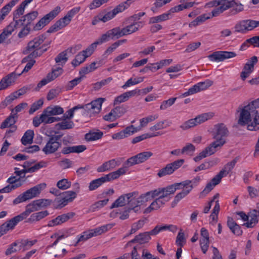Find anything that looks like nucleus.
Masks as SVG:
<instances>
[{
    "mask_svg": "<svg viewBox=\"0 0 259 259\" xmlns=\"http://www.w3.org/2000/svg\"><path fill=\"white\" fill-rule=\"evenodd\" d=\"M46 109L48 111V112H49L51 116L61 114L64 112L63 109L58 106H54L53 107L50 106Z\"/></svg>",
    "mask_w": 259,
    "mask_h": 259,
    "instance_id": "obj_52",
    "label": "nucleus"
},
{
    "mask_svg": "<svg viewBox=\"0 0 259 259\" xmlns=\"http://www.w3.org/2000/svg\"><path fill=\"white\" fill-rule=\"evenodd\" d=\"M238 161V158H235L233 160L228 162L224 167V168L220 172L224 176H226L234 168Z\"/></svg>",
    "mask_w": 259,
    "mask_h": 259,
    "instance_id": "obj_38",
    "label": "nucleus"
},
{
    "mask_svg": "<svg viewBox=\"0 0 259 259\" xmlns=\"http://www.w3.org/2000/svg\"><path fill=\"white\" fill-rule=\"evenodd\" d=\"M257 211L253 209L249 212V219L247 222L244 223L243 226L248 228L254 227L258 223Z\"/></svg>",
    "mask_w": 259,
    "mask_h": 259,
    "instance_id": "obj_25",
    "label": "nucleus"
},
{
    "mask_svg": "<svg viewBox=\"0 0 259 259\" xmlns=\"http://www.w3.org/2000/svg\"><path fill=\"white\" fill-rule=\"evenodd\" d=\"M130 166H127L123 164V166L119 168L117 170L110 172L104 177L105 180L107 182H109L112 180H115L119 178L120 176L125 174L127 170V168Z\"/></svg>",
    "mask_w": 259,
    "mask_h": 259,
    "instance_id": "obj_22",
    "label": "nucleus"
},
{
    "mask_svg": "<svg viewBox=\"0 0 259 259\" xmlns=\"http://www.w3.org/2000/svg\"><path fill=\"white\" fill-rule=\"evenodd\" d=\"M152 155L153 153L150 151H145L140 153L127 159L124 162V165L130 167L144 162Z\"/></svg>",
    "mask_w": 259,
    "mask_h": 259,
    "instance_id": "obj_11",
    "label": "nucleus"
},
{
    "mask_svg": "<svg viewBox=\"0 0 259 259\" xmlns=\"http://www.w3.org/2000/svg\"><path fill=\"white\" fill-rule=\"evenodd\" d=\"M194 2H189L185 4H181L171 8L168 13H164L159 16H168V15L172 14L175 12H179L183 10L184 9L191 8L193 6Z\"/></svg>",
    "mask_w": 259,
    "mask_h": 259,
    "instance_id": "obj_26",
    "label": "nucleus"
},
{
    "mask_svg": "<svg viewBox=\"0 0 259 259\" xmlns=\"http://www.w3.org/2000/svg\"><path fill=\"white\" fill-rule=\"evenodd\" d=\"M121 37L119 33V27H116L107 31L105 33L103 34L98 39L101 44L109 41L114 38H119Z\"/></svg>",
    "mask_w": 259,
    "mask_h": 259,
    "instance_id": "obj_19",
    "label": "nucleus"
},
{
    "mask_svg": "<svg viewBox=\"0 0 259 259\" xmlns=\"http://www.w3.org/2000/svg\"><path fill=\"white\" fill-rule=\"evenodd\" d=\"M185 189L183 188V190L175 196V197L176 198V200H178L180 201L181 199L185 198L192 191L193 186L192 185H191L188 187H185Z\"/></svg>",
    "mask_w": 259,
    "mask_h": 259,
    "instance_id": "obj_46",
    "label": "nucleus"
},
{
    "mask_svg": "<svg viewBox=\"0 0 259 259\" xmlns=\"http://www.w3.org/2000/svg\"><path fill=\"white\" fill-rule=\"evenodd\" d=\"M34 132L32 130L27 131L21 139L22 143L26 145L31 144L33 142Z\"/></svg>",
    "mask_w": 259,
    "mask_h": 259,
    "instance_id": "obj_40",
    "label": "nucleus"
},
{
    "mask_svg": "<svg viewBox=\"0 0 259 259\" xmlns=\"http://www.w3.org/2000/svg\"><path fill=\"white\" fill-rule=\"evenodd\" d=\"M119 165V163H118L115 159H112L103 163L102 165L99 166L97 168V171L102 172L111 170Z\"/></svg>",
    "mask_w": 259,
    "mask_h": 259,
    "instance_id": "obj_23",
    "label": "nucleus"
},
{
    "mask_svg": "<svg viewBox=\"0 0 259 259\" xmlns=\"http://www.w3.org/2000/svg\"><path fill=\"white\" fill-rule=\"evenodd\" d=\"M31 23L29 20L28 19L26 22V24L24 27L19 32L18 36L19 38H23L29 34L31 29Z\"/></svg>",
    "mask_w": 259,
    "mask_h": 259,
    "instance_id": "obj_56",
    "label": "nucleus"
},
{
    "mask_svg": "<svg viewBox=\"0 0 259 259\" xmlns=\"http://www.w3.org/2000/svg\"><path fill=\"white\" fill-rule=\"evenodd\" d=\"M8 182L11 184L12 186L11 188H13L14 190L22 185V182L20 181V178L16 179L15 177H11L8 179Z\"/></svg>",
    "mask_w": 259,
    "mask_h": 259,
    "instance_id": "obj_60",
    "label": "nucleus"
},
{
    "mask_svg": "<svg viewBox=\"0 0 259 259\" xmlns=\"http://www.w3.org/2000/svg\"><path fill=\"white\" fill-rule=\"evenodd\" d=\"M53 17H42L34 27L35 30H40L48 24Z\"/></svg>",
    "mask_w": 259,
    "mask_h": 259,
    "instance_id": "obj_51",
    "label": "nucleus"
},
{
    "mask_svg": "<svg viewBox=\"0 0 259 259\" xmlns=\"http://www.w3.org/2000/svg\"><path fill=\"white\" fill-rule=\"evenodd\" d=\"M105 100V98H100L84 105H78L75 106L66 111L63 115V117L64 119H71L73 117L75 112L78 110H80V114L89 115L91 116L100 111L102 104Z\"/></svg>",
    "mask_w": 259,
    "mask_h": 259,
    "instance_id": "obj_1",
    "label": "nucleus"
},
{
    "mask_svg": "<svg viewBox=\"0 0 259 259\" xmlns=\"http://www.w3.org/2000/svg\"><path fill=\"white\" fill-rule=\"evenodd\" d=\"M37 242L36 240H29L28 239L22 240L21 241V245L20 247H23V250H28L32 246L35 244Z\"/></svg>",
    "mask_w": 259,
    "mask_h": 259,
    "instance_id": "obj_62",
    "label": "nucleus"
},
{
    "mask_svg": "<svg viewBox=\"0 0 259 259\" xmlns=\"http://www.w3.org/2000/svg\"><path fill=\"white\" fill-rule=\"evenodd\" d=\"M57 186L61 190H66L71 186V183L68 180L63 179L57 182Z\"/></svg>",
    "mask_w": 259,
    "mask_h": 259,
    "instance_id": "obj_64",
    "label": "nucleus"
},
{
    "mask_svg": "<svg viewBox=\"0 0 259 259\" xmlns=\"http://www.w3.org/2000/svg\"><path fill=\"white\" fill-rule=\"evenodd\" d=\"M62 135L51 136L42 148V152L46 155L56 152L61 146V143L59 141Z\"/></svg>",
    "mask_w": 259,
    "mask_h": 259,
    "instance_id": "obj_7",
    "label": "nucleus"
},
{
    "mask_svg": "<svg viewBox=\"0 0 259 259\" xmlns=\"http://www.w3.org/2000/svg\"><path fill=\"white\" fill-rule=\"evenodd\" d=\"M17 0H12L9 4L4 6L1 10L0 16H5L11 11L12 8L17 3Z\"/></svg>",
    "mask_w": 259,
    "mask_h": 259,
    "instance_id": "obj_47",
    "label": "nucleus"
},
{
    "mask_svg": "<svg viewBox=\"0 0 259 259\" xmlns=\"http://www.w3.org/2000/svg\"><path fill=\"white\" fill-rule=\"evenodd\" d=\"M90 55L87 53V51L83 50L79 52L76 56L74 59L72 61V64L74 67L79 65L83 63L86 58Z\"/></svg>",
    "mask_w": 259,
    "mask_h": 259,
    "instance_id": "obj_31",
    "label": "nucleus"
},
{
    "mask_svg": "<svg viewBox=\"0 0 259 259\" xmlns=\"http://www.w3.org/2000/svg\"><path fill=\"white\" fill-rule=\"evenodd\" d=\"M75 215V212H69L67 213H63L59 215L56 218L48 222V226L49 227H52L56 226L61 225L69 219L73 218Z\"/></svg>",
    "mask_w": 259,
    "mask_h": 259,
    "instance_id": "obj_16",
    "label": "nucleus"
},
{
    "mask_svg": "<svg viewBox=\"0 0 259 259\" xmlns=\"http://www.w3.org/2000/svg\"><path fill=\"white\" fill-rule=\"evenodd\" d=\"M165 204V201L161 199L159 197L157 198L144 210L145 213H150L152 210H157Z\"/></svg>",
    "mask_w": 259,
    "mask_h": 259,
    "instance_id": "obj_28",
    "label": "nucleus"
},
{
    "mask_svg": "<svg viewBox=\"0 0 259 259\" xmlns=\"http://www.w3.org/2000/svg\"><path fill=\"white\" fill-rule=\"evenodd\" d=\"M126 204H127L126 194L119 196L112 204L110 208L112 209L115 207H122L125 206Z\"/></svg>",
    "mask_w": 259,
    "mask_h": 259,
    "instance_id": "obj_39",
    "label": "nucleus"
},
{
    "mask_svg": "<svg viewBox=\"0 0 259 259\" xmlns=\"http://www.w3.org/2000/svg\"><path fill=\"white\" fill-rule=\"evenodd\" d=\"M46 187V184L45 183H41L36 185L19 195L13 200V204H17L37 197Z\"/></svg>",
    "mask_w": 259,
    "mask_h": 259,
    "instance_id": "obj_5",
    "label": "nucleus"
},
{
    "mask_svg": "<svg viewBox=\"0 0 259 259\" xmlns=\"http://www.w3.org/2000/svg\"><path fill=\"white\" fill-rule=\"evenodd\" d=\"M227 226L234 234L238 236L242 235V231L241 229L240 226L232 218H228Z\"/></svg>",
    "mask_w": 259,
    "mask_h": 259,
    "instance_id": "obj_30",
    "label": "nucleus"
},
{
    "mask_svg": "<svg viewBox=\"0 0 259 259\" xmlns=\"http://www.w3.org/2000/svg\"><path fill=\"white\" fill-rule=\"evenodd\" d=\"M229 132L224 123H219L214 125L213 138L219 142V143H223V145L226 143L225 138L229 135Z\"/></svg>",
    "mask_w": 259,
    "mask_h": 259,
    "instance_id": "obj_9",
    "label": "nucleus"
},
{
    "mask_svg": "<svg viewBox=\"0 0 259 259\" xmlns=\"http://www.w3.org/2000/svg\"><path fill=\"white\" fill-rule=\"evenodd\" d=\"M219 161L218 159H216L215 162L214 163L213 161L205 162L201 164L199 166L196 167L195 169V172H198L200 170H205L209 169L214 164L217 163Z\"/></svg>",
    "mask_w": 259,
    "mask_h": 259,
    "instance_id": "obj_50",
    "label": "nucleus"
},
{
    "mask_svg": "<svg viewBox=\"0 0 259 259\" xmlns=\"http://www.w3.org/2000/svg\"><path fill=\"white\" fill-rule=\"evenodd\" d=\"M74 126V124L72 121L66 120V119H64L63 121L56 124V126L58 128L61 130L71 129Z\"/></svg>",
    "mask_w": 259,
    "mask_h": 259,
    "instance_id": "obj_44",
    "label": "nucleus"
},
{
    "mask_svg": "<svg viewBox=\"0 0 259 259\" xmlns=\"http://www.w3.org/2000/svg\"><path fill=\"white\" fill-rule=\"evenodd\" d=\"M223 146V143H219L218 141H214L211 143L208 146L206 147L204 151L206 153L207 156H210L213 154L216 151L217 149L219 147H221Z\"/></svg>",
    "mask_w": 259,
    "mask_h": 259,
    "instance_id": "obj_34",
    "label": "nucleus"
},
{
    "mask_svg": "<svg viewBox=\"0 0 259 259\" xmlns=\"http://www.w3.org/2000/svg\"><path fill=\"white\" fill-rule=\"evenodd\" d=\"M63 72V69L61 67H58L56 69H53L51 73L48 74V77L49 80H53L57 77L60 76Z\"/></svg>",
    "mask_w": 259,
    "mask_h": 259,
    "instance_id": "obj_55",
    "label": "nucleus"
},
{
    "mask_svg": "<svg viewBox=\"0 0 259 259\" xmlns=\"http://www.w3.org/2000/svg\"><path fill=\"white\" fill-rule=\"evenodd\" d=\"M17 117V116H16V114L12 113L2 122L1 128H4L13 125L16 122L15 118Z\"/></svg>",
    "mask_w": 259,
    "mask_h": 259,
    "instance_id": "obj_43",
    "label": "nucleus"
},
{
    "mask_svg": "<svg viewBox=\"0 0 259 259\" xmlns=\"http://www.w3.org/2000/svg\"><path fill=\"white\" fill-rule=\"evenodd\" d=\"M234 0H213L205 4V8H213L214 9L211 11L212 16L219 15L225 11L234 6Z\"/></svg>",
    "mask_w": 259,
    "mask_h": 259,
    "instance_id": "obj_4",
    "label": "nucleus"
},
{
    "mask_svg": "<svg viewBox=\"0 0 259 259\" xmlns=\"http://www.w3.org/2000/svg\"><path fill=\"white\" fill-rule=\"evenodd\" d=\"M106 182L104 177L93 180L89 184V189L90 191L95 190Z\"/></svg>",
    "mask_w": 259,
    "mask_h": 259,
    "instance_id": "obj_37",
    "label": "nucleus"
},
{
    "mask_svg": "<svg viewBox=\"0 0 259 259\" xmlns=\"http://www.w3.org/2000/svg\"><path fill=\"white\" fill-rule=\"evenodd\" d=\"M13 31V29L11 26H8L5 28L3 32L0 34V44L3 42L12 34Z\"/></svg>",
    "mask_w": 259,
    "mask_h": 259,
    "instance_id": "obj_54",
    "label": "nucleus"
},
{
    "mask_svg": "<svg viewBox=\"0 0 259 259\" xmlns=\"http://www.w3.org/2000/svg\"><path fill=\"white\" fill-rule=\"evenodd\" d=\"M151 235L150 231L140 233L139 235H136L138 243L144 244L148 242L151 239Z\"/></svg>",
    "mask_w": 259,
    "mask_h": 259,
    "instance_id": "obj_41",
    "label": "nucleus"
},
{
    "mask_svg": "<svg viewBox=\"0 0 259 259\" xmlns=\"http://www.w3.org/2000/svg\"><path fill=\"white\" fill-rule=\"evenodd\" d=\"M238 112H240L238 120V124L244 126L249 124L252 121V117L257 113V110L254 108L251 107L248 104L243 107H240Z\"/></svg>",
    "mask_w": 259,
    "mask_h": 259,
    "instance_id": "obj_6",
    "label": "nucleus"
},
{
    "mask_svg": "<svg viewBox=\"0 0 259 259\" xmlns=\"http://www.w3.org/2000/svg\"><path fill=\"white\" fill-rule=\"evenodd\" d=\"M71 21V17H61L50 27L47 33L55 32L68 25Z\"/></svg>",
    "mask_w": 259,
    "mask_h": 259,
    "instance_id": "obj_18",
    "label": "nucleus"
},
{
    "mask_svg": "<svg viewBox=\"0 0 259 259\" xmlns=\"http://www.w3.org/2000/svg\"><path fill=\"white\" fill-rule=\"evenodd\" d=\"M27 21L26 17H13V21L8 26H11L14 31L15 28H20L22 26H25Z\"/></svg>",
    "mask_w": 259,
    "mask_h": 259,
    "instance_id": "obj_35",
    "label": "nucleus"
},
{
    "mask_svg": "<svg viewBox=\"0 0 259 259\" xmlns=\"http://www.w3.org/2000/svg\"><path fill=\"white\" fill-rule=\"evenodd\" d=\"M213 116L212 113H205L196 116L194 119L198 125L210 119Z\"/></svg>",
    "mask_w": 259,
    "mask_h": 259,
    "instance_id": "obj_45",
    "label": "nucleus"
},
{
    "mask_svg": "<svg viewBox=\"0 0 259 259\" xmlns=\"http://www.w3.org/2000/svg\"><path fill=\"white\" fill-rule=\"evenodd\" d=\"M129 6V4L127 2H124L119 5L115 8H114L112 11L108 12L107 14L104 16H114L118 14L119 13L123 11Z\"/></svg>",
    "mask_w": 259,
    "mask_h": 259,
    "instance_id": "obj_36",
    "label": "nucleus"
},
{
    "mask_svg": "<svg viewBox=\"0 0 259 259\" xmlns=\"http://www.w3.org/2000/svg\"><path fill=\"white\" fill-rule=\"evenodd\" d=\"M49 33H47L46 32L44 34L35 37L32 40L29 42L27 47V51L30 52L33 50L39 53L38 50L41 49V47H40V45L47 39V35Z\"/></svg>",
    "mask_w": 259,
    "mask_h": 259,
    "instance_id": "obj_17",
    "label": "nucleus"
},
{
    "mask_svg": "<svg viewBox=\"0 0 259 259\" xmlns=\"http://www.w3.org/2000/svg\"><path fill=\"white\" fill-rule=\"evenodd\" d=\"M138 192L135 191L126 194L128 208L136 213L141 211V205L150 200L148 192L141 194L138 197Z\"/></svg>",
    "mask_w": 259,
    "mask_h": 259,
    "instance_id": "obj_3",
    "label": "nucleus"
},
{
    "mask_svg": "<svg viewBox=\"0 0 259 259\" xmlns=\"http://www.w3.org/2000/svg\"><path fill=\"white\" fill-rule=\"evenodd\" d=\"M15 71L12 72L5 77H3L0 81V91L4 90L14 83L16 79L21 75V73Z\"/></svg>",
    "mask_w": 259,
    "mask_h": 259,
    "instance_id": "obj_14",
    "label": "nucleus"
},
{
    "mask_svg": "<svg viewBox=\"0 0 259 259\" xmlns=\"http://www.w3.org/2000/svg\"><path fill=\"white\" fill-rule=\"evenodd\" d=\"M236 56V54L233 52L217 51L209 55L208 58L210 61L220 62Z\"/></svg>",
    "mask_w": 259,
    "mask_h": 259,
    "instance_id": "obj_12",
    "label": "nucleus"
},
{
    "mask_svg": "<svg viewBox=\"0 0 259 259\" xmlns=\"http://www.w3.org/2000/svg\"><path fill=\"white\" fill-rule=\"evenodd\" d=\"M259 26V21H254L250 19L243 20L237 23L235 27V31L238 32L246 33L253 30Z\"/></svg>",
    "mask_w": 259,
    "mask_h": 259,
    "instance_id": "obj_8",
    "label": "nucleus"
},
{
    "mask_svg": "<svg viewBox=\"0 0 259 259\" xmlns=\"http://www.w3.org/2000/svg\"><path fill=\"white\" fill-rule=\"evenodd\" d=\"M257 62V57L253 56L245 63L240 74V77L243 80H244L253 72L254 66Z\"/></svg>",
    "mask_w": 259,
    "mask_h": 259,
    "instance_id": "obj_13",
    "label": "nucleus"
},
{
    "mask_svg": "<svg viewBox=\"0 0 259 259\" xmlns=\"http://www.w3.org/2000/svg\"><path fill=\"white\" fill-rule=\"evenodd\" d=\"M169 230L175 232L177 230V226L173 225H164L163 226H156L153 229L150 231L152 236H155L161 231Z\"/></svg>",
    "mask_w": 259,
    "mask_h": 259,
    "instance_id": "obj_24",
    "label": "nucleus"
},
{
    "mask_svg": "<svg viewBox=\"0 0 259 259\" xmlns=\"http://www.w3.org/2000/svg\"><path fill=\"white\" fill-rule=\"evenodd\" d=\"M35 203L38 208V209H40L41 208L46 207L51 205L52 200L46 199H40L35 200Z\"/></svg>",
    "mask_w": 259,
    "mask_h": 259,
    "instance_id": "obj_61",
    "label": "nucleus"
},
{
    "mask_svg": "<svg viewBox=\"0 0 259 259\" xmlns=\"http://www.w3.org/2000/svg\"><path fill=\"white\" fill-rule=\"evenodd\" d=\"M161 135V134H160L159 132H157L156 134H148V133L144 134L141 136L135 137L133 139L132 143L134 144L137 143L142 140H144L145 139L152 138V137H156V136H157L158 135Z\"/></svg>",
    "mask_w": 259,
    "mask_h": 259,
    "instance_id": "obj_42",
    "label": "nucleus"
},
{
    "mask_svg": "<svg viewBox=\"0 0 259 259\" xmlns=\"http://www.w3.org/2000/svg\"><path fill=\"white\" fill-rule=\"evenodd\" d=\"M103 135L102 132L89 133L85 135V138L88 141H92L101 139Z\"/></svg>",
    "mask_w": 259,
    "mask_h": 259,
    "instance_id": "obj_48",
    "label": "nucleus"
},
{
    "mask_svg": "<svg viewBox=\"0 0 259 259\" xmlns=\"http://www.w3.org/2000/svg\"><path fill=\"white\" fill-rule=\"evenodd\" d=\"M39 210L35 200L26 205L25 210L21 214L17 215L19 221L25 219L31 212Z\"/></svg>",
    "mask_w": 259,
    "mask_h": 259,
    "instance_id": "obj_21",
    "label": "nucleus"
},
{
    "mask_svg": "<svg viewBox=\"0 0 259 259\" xmlns=\"http://www.w3.org/2000/svg\"><path fill=\"white\" fill-rule=\"evenodd\" d=\"M47 165V162L41 161L39 162L38 163L35 164L34 165H32V167H29L27 169V171L28 173H32L34 172L38 169H39L41 168L45 167Z\"/></svg>",
    "mask_w": 259,
    "mask_h": 259,
    "instance_id": "obj_58",
    "label": "nucleus"
},
{
    "mask_svg": "<svg viewBox=\"0 0 259 259\" xmlns=\"http://www.w3.org/2000/svg\"><path fill=\"white\" fill-rule=\"evenodd\" d=\"M184 159H181L168 163L164 167L159 170L157 175L159 177H162L166 175H171L175 170L179 169L184 164Z\"/></svg>",
    "mask_w": 259,
    "mask_h": 259,
    "instance_id": "obj_10",
    "label": "nucleus"
},
{
    "mask_svg": "<svg viewBox=\"0 0 259 259\" xmlns=\"http://www.w3.org/2000/svg\"><path fill=\"white\" fill-rule=\"evenodd\" d=\"M179 183H176L164 188H159L148 192L150 200L158 196L161 199L168 202L171 198L170 195H173L176 190L181 189Z\"/></svg>",
    "mask_w": 259,
    "mask_h": 259,
    "instance_id": "obj_2",
    "label": "nucleus"
},
{
    "mask_svg": "<svg viewBox=\"0 0 259 259\" xmlns=\"http://www.w3.org/2000/svg\"><path fill=\"white\" fill-rule=\"evenodd\" d=\"M177 100V98H171L167 100L163 101L160 106V109L161 110H166L168 107L171 106Z\"/></svg>",
    "mask_w": 259,
    "mask_h": 259,
    "instance_id": "obj_59",
    "label": "nucleus"
},
{
    "mask_svg": "<svg viewBox=\"0 0 259 259\" xmlns=\"http://www.w3.org/2000/svg\"><path fill=\"white\" fill-rule=\"evenodd\" d=\"M49 214V213L47 210H44L34 213L32 214L30 218L28 219V222L30 223H33L39 221L41 219L48 216Z\"/></svg>",
    "mask_w": 259,
    "mask_h": 259,
    "instance_id": "obj_33",
    "label": "nucleus"
},
{
    "mask_svg": "<svg viewBox=\"0 0 259 259\" xmlns=\"http://www.w3.org/2000/svg\"><path fill=\"white\" fill-rule=\"evenodd\" d=\"M223 177L224 176L219 172L218 175L211 179L210 182L207 184L204 190L200 193L199 197L201 198L204 197L213 189L215 186L220 183Z\"/></svg>",
    "mask_w": 259,
    "mask_h": 259,
    "instance_id": "obj_15",
    "label": "nucleus"
},
{
    "mask_svg": "<svg viewBox=\"0 0 259 259\" xmlns=\"http://www.w3.org/2000/svg\"><path fill=\"white\" fill-rule=\"evenodd\" d=\"M177 245L182 247L186 243V239L185 238V234L182 230L179 232L176 241Z\"/></svg>",
    "mask_w": 259,
    "mask_h": 259,
    "instance_id": "obj_63",
    "label": "nucleus"
},
{
    "mask_svg": "<svg viewBox=\"0 0 259 259\" xmlns=\"http://www.w3.org/2000/svg\"><path fill=\"white\" fill-rule=\"evenodd\" d=\"M16 216L12 219L4 223L0 226V237L6 234L9 230L13 229L14 227L19 222Z\"/></svg>",
    "mask_w": 259,
    "mask_h": 259,
    "instance_id": "obj_20",
    "label": "nucleus"
},
{
    "mask_svg": "<svg viewBox=\"0 0 259 259\" xmlns=\"http://www.w3.org/2000/svg\"><path fill=\"white\" fill-rule=\"evenodd\" d=\"M197 125V124L196 122V121L195 120V119L192 118L184 122L180 126V127L184 131H186L190 128L194 127Z\"/></svg>",
    "mask_w": 259,
    "mask_h": 259,
    "instance_id": "obj_53",
    "label": "nucleus"
},
{
    "mask_svg": "<svg viewBox=\"0 0 259 259\" xmlns=\"http://www.w3.org/2000/svg\"><path fill=\"white\" fill-rule=\"evenodd\" d=\"M201 178L199 176H196L195 178H194L192 180H187L182 182L179 183L181 188H184L185 187H188L191 185L190 184L192 183V185L196 186L198 183L200 181Z\"/></svg>",
    "mask_w": 259,
    "mask_h": 259,
    "instance_id": "obj_49",
    "label": "nucleus"
},
{
    "mask_svg": "<svg viewBox=\"0 0 259 259\" xmlns=\"http://www.w3.org/2000/svg\"><path fill=\"white\" fill-rule=\"evenodd\" d=\"M140 26L139 24L135 23L133 24L127 26L122 29L119 28V33L120 37L131 34L137 31Z\"/></svg>",
    "mask_w": 259,
    "mask_h": 259,
    "instance_id": "obj_29",
    "label": "nucleus"
},
{
    "mask_svg": "<svg viewBox=\"0 0 259 259\" xmlns=\"http://www.w3.org/2000/svg\"><path fill=\"white\" fill-rule=\"evenodd\" d=\"M47 109H45L42 114L40 115L43 123L48 124L58 121L60 118L59 117H52Z\"/></svg>",
    "mask_w": 259,
    "mask_h": 259,
    "instance_id": "obj_32",
    "label": "nucleus"
},
{
    "mask_svg": "<svg viewBox=\"0 0 259 259\" xmlns=\"http://www.w3.org/2000/svg\"><path fill=\"white\" fill-rule=\"evenodd\" d=\"M112 80L111 77H109L106 79H103L100 81L93 84V88L95 91L99 90L102 87L108 84Z\"/></svg>",
    "mask_w": 259,
    "mask_h": 259,
    "instance_id": "obj_57",
    "label": "nucleus"
},
{
    "mask_svg": "<svg viewBox=\"0 0 259 259\" xmlns=\"http://www.w3.org/2000/svg\"><path fill=\"white\" fill-rule=\"evenodd\" d=\"M114 226V224H108L102 226L97 227L94 229L91 230L89 232L92 235V237L96 236L104 233L111 229Z\"/></svg>",
    "mask_w": 259,
    "mask_h": 259,
    "instance_id": "obj_27",
    "label": "nucleus"
}]
</instances>
